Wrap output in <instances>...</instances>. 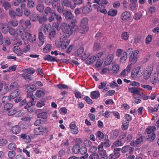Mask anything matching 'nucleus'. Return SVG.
I'll list each match as a JSON object with an SVG mask.
<instances>
[{
    "mask_svg": "<svg viewBox=\"0 0 159 159\" xmlns=\"http://www.w3.org/2000/svg\"><path fill=\"white\" fill-rule=\"evenodd\" d=\"M13 106V104H12L7 103H5L4 108V110L8 111L10 110Z\"/></svg>",
    "mask_w": 159,
    "mask_h": 159,
    "instance_id": "bf43d9fd",
    "label": "nucleus"
},
{
    "mask_svg": "<svg viewBox=\"0 0 159 159\" xmlns=\"http://www.w3.org/2000/svg\"><path fill=\"white\" fill-rule=\"evenodd\" d=\"M96 56H91L86 61V63L87 64H92L96 60Z\"/></svg>",
    "mask_w": 159,
    "mask_h": 159,
    "instance_id": "c9c22d12",
    "label": "nucleus"
},
{
    "mask_svg": "<svg viewBox=\"0 0 159 159\" xmlns=\"http://www.w3.org/2000/svg\"><path fill=\"white\" fill-rule=\"evenodd\" d=\"M55 12V10L53 9L48 7H46L44 10V13L47 15L48 14L52 15L54 14Z\"/></svg>",
    "mask_w": 159,
    "mask_h": 159,
    "instance_id": "393cba45",
    "label": "nucleus"
},
{
    "mask_svg": "<svg viewBox=\"0 0 159 159\" xmlns=\"http://www.w3.org/2000/svg\"><path fill=\"white\" fill-rule=\"evenodd\" d=\"M63 15L65 16L66 19L68 21L72 20L74 18V16L71 12L70 11L66 10L65 12H64Z\"/></svg>",
    "mask_w": 159,
    "mask_h": 159,
    "instance_id": "9d476101",
    "label": "nucleus"
},
{
    "mask_svg": "<svg viewBox=\"0 0 159 159\" xmlns=\"http://www.w3.org/2000/svg\"><path fill=\"white\" fill-rule=\"evenodd\" d=\"M96 137L97 139L100 140L102 138L104 139H108V136L107 135H104V134L101 131H98L97 133L96 134Z\"/></svg>",
    "mask_w": 159,
    "mask_h": 159,
    "instance_id": "4468645a",
    "label": "nucleus"
},
{
    "mask_svg": "<svg viewBox=\"0 0 159 159\" xmlns=\"http://www.w3.org/2000/svg\"><path fill=\"white\" fill-rule=\"evenodd\" d=\"M15 156V152L14 151H9L8 153L9 159H14Z\"/></svg>",
    "mask_w": 159,
    "mask_h": 159,
    "instance_id": "e2e57ef3",
    "label": "nucleus"
},
{
    "mask_svg": "<svg viewBox=\"0 0 159 159\" xmlns=\"http://www.w3.org/2000/svg\"><path fill=\"white\" fill-rule=\"evenodd\" d=\"M19 85L18 83L16 82H13L11 83L9 87V89L10 90H18V88Z\"/></svg>",
    "mask_w": 159,
    "mask_h": 159,
    "instance_id": "5701e85b",
    "label": "nucleus"
},
{
    "mask_svg": "<svg viewBox=\"0 0 159 159\" xmlns=\"http://www.w3.org/2000/svg\"><path fill=\"white\" fill-rule=\"evenodd\" d=\"M43 59L51 62L56 61L58 62L60 61V60L59 59L57 58V57H53L49 55L45 56L43 57Z\"/></svg>",
    "mask_w": 159,
    "mask_h": 159,
    "instance_id": "1a4fd4ad",
    "label": "nucleus"
},
{
    "mask_svg": "<svg viewBox=\"0 0 159 159\" xmlns=\"http://www.w3.org/2000/svg\"><path fill=\"white\" fill-rule=\"evenodd\" d=\"M26 37L27 39L30 42H33L36 41V38L35 35L32 36L31 34L27 33L26 34Z\"/></svg>",
    "mask_w": 159,
    "mask_h": 159,
    "instance_id": "aec40b11",
    "label": "nucleus"
},
{
    "mask_svg": "<svg viewBox=\"0 0 159 159\" xmlns=\"http://www.w3.org/2000/svg\"><path fill=\"white\" fill-rule=\"evenodd\" d=\"M37 117L43 119H46L47 117V114L46 112H42L38 114Z\"/></svg>",
    "mask_w": 159,
    "mask_h": 159,
    "instance_id": "8fccbe9b",
    "label": "nucleus"
},
{
    "mask_svg": "<svg viewBox=\"0 0 159 159\" xmlns=\"http://www.w3.org/2000/svg\"><path fill=\"white\" fill-rule=\"evenodd\" d=\"M113 58L114 57L112 54H111L108 55L105 60L104 61L105 65H110L112 61Z\"/></svg>",
    "mask_w": 159,
    "mask_h": 159,
    "instance_id": "2eb2a0df",
    "label": "nucleus"
},
{
    "mask_svg": "<svg viewBox=\"0 0 159 159\" xmlns=\"http://www.w3.org/2000/svg\"><path fill=\"white\" fill-rule=\"evenodd\" d=\"M26 105L25 107V108H26L27 107H31L32 105H35V102H34V98H32L31 100H27Z\"/></svg>",
    "mask_w": 159,
    "mask_h": 159,
    "instance_id": "72a5a7b5",
    "label": "nucleus"
},
{
    "mask_svg": "<svg viewBox=\"0 0 159 159\" xmlns=\"http://www.w3.org/2000/svg\"><path fill=\"white\" fill-rule=\"evenodd\" d=\"M122 145V142L121 141V140L119 139L113 143V145L111 146V148H113L114 147L121 146Z\"/></svg>",
    "mask_w": 159,
    "mask_h": 159,
    "instance_id": "49530a36",
    "label": "nucleus"
},
{
    "mask_svg": "<svg viewBox=\"0 0 159 159\" xmlns=\"http://www.w3.org/2000/svg\"><path fill=\"white\" fill-rule=\"evenodd\" d=\"M20 137L24 141L27 143H30L31 141L30 137L25 134H21L20 135Z\"/></svg>",
    "mask_w": 159,
    "mask_h": 159,
    "instance_id": "f3484780",
    "label": "nucleus"
},
{
    "mask_svg": "<svg viewBox=\"0 0 159 159\" xmlns=\"http://www.w3.org/2000/svg\"><path fill=\"white\" fill-rule=\"evenodd\" d=\"M140 89V88H138L137 87H132L128 88V90L129 92L131 93L137 94H139V90Z\"/></svg>",
    "mask_w": 159,
    "mask_h": 159,
    "instance_id": "b1692460",
    "label": "nucleus"
},
{
    "mask_svg": "<svg viewBox=\"0 0 159 159\" xmlns=\"http://www.w3.org/2000/svg\"><path fill=\"white\" fill-rule=\"evenodd\" d=\"M76 20L75 19L71 21V23L73 24L71 27L67 25L66 23H63L61 25V28L62 32L68 35L69 34V37L72 34L73 32H79V28L78 26L75 23H76Z\"/></svg>",
    "mask_w": 159,
    "mask_h": 159,
    "instance_id": "f257e3e1",
    "label": "nucleus"
},
{
    "mask_svg": "<svg viewBox=\"0 0 159 159\" xmlns=\"http://www.w3.org/2000/svg\"><path fill=\"white\" fill-rule=\"evenodd\" d=\"M52 46L50 44H47L43 49L44 53H47L49 52L51 50Z\"/></svg>",
    "mask_w": 159,
    "mask_h": 159,
    "instance_id": "864d4df0",
    "label": "nucleus"
},
{
    "mask_svg": "<svg viewBox=\"0 0 159 159\" xmlns=\"http://www.w3.org/2000/svg\"><path fill=\"white\" fill-rule=\"evenodd\" d=\"M61 4L63 6L70 7L71 9L75 8V5L72 4L71 2L69 0H63L61 2Z\"/></svg>",
    "mask_w": 159,
    "mask_h": 159,
    "instance_id": "6e6552de",
    "label": "nucleus"
},
{
    "mask_svg": "<svg viewBox=\"0 0 159 159\" xmlns=\"http://www.w3.org/2000/svg\"><path fill=\"white\" fill-rule=\"evenodd\" d=\"M127 57V52H124L122 55L121 57L120 58V62L121 63H123L125 62L126 60Z\"/></svg>",
    "mask_w": 159,
    "mask_h": 159,
    "instance_id": "a18cd8bd",
    "label": "nucleus"
},
{
    "mask_svg": "<svg viewBox=\"0 0 159 159\" xmlns=\"http://www.w3.org/2000/svg\"><path fill=\"white\" fill-rule=\"evenodd\" d=\"M69 37V34L67 35L63 32L61 35L58 44L62 49L66 48L69 45L70 41L67 39Z\"/></svg>",
    "mask_w": 159,
    "mask_h": 159,
    "instance_id": "f03ea898",
    "label": "nucleus"
},
{
    "mask_svg": "<svg viewBox=\"0 0 159 159\" xmlns=\"http://www.w3.org/2000/svg\"><path fill=\"white\" fill-rule=\"evenodd\" d=\"M36 96L39 98L42 97L44 95V93L43 91L41 90H38L36 91L35 93Z\"/></svg>",
    "mask_w": 159,
    "mask_h": 159,
    "instance_id": "052dcab7",
    "label": "nucleus"
},
{
    "mask_svg": "<svg viewBox=\"0 0 159 159\" xmlns=\"http://www.w3.org/2000/svg\"><path fill=\"white\" fill-rule=\"evenodd\" d=\"M51 25L50 24H48L45 25L44 27V33L45 34L48 35L51 31Z\"/></svg>",
    "mask_w": 159,
    "mask_h": 159,
    "instance_id": "c756f323",
    "label": "nucleus"
},
{
    "mask_svg": "<svg viewBox=\"0 0 159 159\" xmlns=\"http://www.w3.org/2000/svg\"><path fill=\"white\" fill-rule=\"evenodd\" d=\"M74 4L73 5H75V7L76 5L80 6L83 4L84 2L83 0H72Z\"/></svg>",
    "mask_w": 159,
    "mask_h": 159,
    "instance_id": "13d9d810",
    "label": "nucleus"
},
{
    "mask_svg": "<svg viewBox=\"0 0 159 159\" xmlns=\"http://www.w3.org/2000/svg\"><path fill=\"white\" fill-rule=\"evenodd\" d=\"M80 148V145L78 143L75 144L73 147V152L75 154H77L79 153Z\"/></svg>",
    "mask_w": 159,
    "mask_h": 159,
    "instance_id": "473e14b6",
    "label": "nucleus"
},
{
    "mask_svg": "<svg viewBox=\"0 0 159 159\" xmlns=\"http://www.w3.org/2000/svg\"><path fill=\"white\" fill-rule=\"evenodd\" d=\"M129 122L127 121H124L123 122L121 128L123 130L127 129L129 126Z\"/></svg>",
    "mask_w": 159,
    "mask_h": 159,
    "instance_id": "3c124183",
    "label": "nucleus"
},
{
    "mask_svg": "<svg viewBox=\"0 0 159 159\" xmlns=\"http://www.w3.org/2000/svg\"><path fill=\"white\" fill-rule=\"evenodd\" d=\"M99 154L102 157L101 159H107L108 157L106 154V152L105 150H100L98 152Z\"/></svg>",
    "mask_w": 159,
    "mask_h": 159,
    "instance_id": "412c9836",
    "label": "nucleus"
},
{
    "mask_svg": "<svg viewBox=\"0 0 159 159\" xmlns=\"http://www.w3.org/2000/svg\"><path fill=\"white\" fill-rule=\"evenodd\" d=\"M70 128L71 129V132L72 133L76 134L78 132V128L76 127L75 122L74 121L72 122L70 125Z\"/></svg>",
    "mask_w": 159,
    "mask_h": 159,
    "instance_id": "f8f14e48",
    "label": "nucleus"
},
{
    "mask_svg": "<svg viewBox=\"0 0 159 159\" xmlns=\"http://www.w3.org/2000/svg\"><path fill=\"white\" fill-rule=\"evenodd\" d=\"M121 151L120 148H115L113 150V152L110 154L109 156L110 159H115L119 157L120 155V152Z\"/></svg>",
    "mask_w": 159,
    "mask_h": 159,
    "instance_id": "423d86ee",
    "label": "nucleus"
},
{
    "mask_svg": "<svg viewBox=\"0 0 159 159\" xmlns=\"http://www.w3.org/2000/svg\"><path fill=\"white\" fill-rule=\"evenodd\" d=\"M89 159H99V155L96 153H94L90 155L89 157Z\"/></svg>",
    "mask_w": 159,
    "mask_h": 159,
    "instance_id": "774afa93",
    "label": "nucleus"
},
{
    "mask_svg": "<svg viewBox=\"0 0 159 159\" xmlns=\"http://www.w3.org/2000/svg\"><path fill=\"white\" fill-rule=\"evenodd\" d=\"M84 48L80 47L75 51V54L77 55H80L81 59L82 60H85L89 56V54L86 51L84 52Z\"/></svg>",
    "mask_w": 159,
    "mask_h": 159,
    "instance_id": "20e7f679",
    "label": "nucleus"
},
{
    "mask_svg": "<svg viewBox=\"0 0 159 159\" xmlns=\"http://www.w3.org/2000/svg\"><path fill=\"white\" fill-rule=\"evenodd\" d=\"M22 76L27 80H31L32 79V78L31 75L26 74V73H23L22 74Z\"/></svg>",
    "mask_w": 159,
    "mask_h": 159,
    "instance_id": "4d7b16f0",
    "label": "nucleus"
},
{
    "mask_svg": "<svg viewBox=\"0 0 159 159\" xmlns=\"http://www.w3.org/2000/svg\"><path fill=\"white\" fill-rule=\"evenodd\" d=\"M9 27L6 24H0V30L4 34H6L8 32Z\"/></svg>",
    "mask_w": 159,
    "mask_h": 159,
    "instance_id": "ddd939ff",
    "label": "nucleus"
},
{
    "mask_svg": "<svg viewBox=\"0 0 159 159\" xmlns=\"http://www.w3.org/2000/svg\"><path fill=\"white\" fill-rule=\"evenodd\" d=\"M52 5V7L55 9L57 8L58 6L61 5V1L60 0H53Z\"/></svg>",
    "mask_w": 159,
    "mask_h": 159,
    "instance_id": "a19ab883",
    "label": "nucleus"
},
{
    "mask_svg": "<svg viewBox=\"0 0 159 159\" xmlns=\"http://www.w3.org/2000/svg\"><path fill=\"white\" fill-rule=\"evenodd\" d=\"M144 136H141L140 137L138 138L135 141L136 144L137 145L140 143L142 142H143V140L145 138Z\"/></svg>",
    "mask_w": 159,
    "mask_h": 159,
    "instance_id": "69168bd1",
    "label": "nucleus"
},
{
    "mask_svg": "<svg viewBox=\"0 0 159 159\" xmlns=\"http://www.w3.org/2000/svg\"><path fill=\"white\" fill-rule=\"evenodd\" d=\"M139 53L138 50H135L130 55L129 58V61L131 63V65L135 64L137 61L138 58V55Z\"/></svg>",
    "mask_w": 159,
    "mask_h": 159,
    "instance_id": "0eeeda50",
    "label": "nucleus"
},
{
    "mask_svg": "<svg viewBox=\"0 0 159 159\" xmlns=\"http://www.w3.org/2000/svg\"><path fill=\"white\" fill-rule=\"evenodd\" d=\"M90 96L93 99L98 98L100 96V94L98 91H93L91 92Z\"/></svg>",
    "mask_w": 159,
    "mask_h": 159,
    "instance_id": "4be33fe9",
    "label": "nucleus"
},
{
    "mask_svg": "<svg viewBox=\"0 0 159 159\" xmlns=\"http://www.w3.org/2000/svg\"><path fill=\"white\" fill-rule=\"evenodd\" d=\"M119 69V65L116 64H114L112 66V70L114 73H117Z\"/></svg>",
    "mask_w": 159,
    "mask_h": 159,
    "instance_id": "6e6d98bb",
    "label": "nucleus"
},
{
    "mask_svg": "<svg viewBox=\"0 0 159 159\" xmlns=\"http://www.w3.org/2000/svg\"><path fill=\"white\" fill-rule=\"evenodd\" d=\"M47 129V128H44L42 126L39 127L34 129V133L36 135L40 134L44 131H46Z\"/></svg>",
    "mask_w": 159,
    "mask_h": 159,
    "instance_id": "9b49d317",
    "label": "nucleus"
},
{
    "mask_svg": "<svg viewBox=\"0 0 159 159\" xmlns=\"http://www.w3.org/2000/svg\"><path fill=\"white\" fill-rule=\"evenodd\" d=\"M21 130V129L18 125H16L13 127L11 129L12 132L15 134L19 133Z\"/></svg>",
    "mask_w": 159,
    "mask_h": 159,
    "instance_id": "2f4dec72",
    "label": "nucleus"
},
{
    "mask_svg": "<svg viewBox=\"0 0 159 159\" xmlns=\"http://www.w3.org/2000/svg\"><path fill=\"white\" fill-rule=\"evenodd\" d=\"M44 35L42 32H40L39 34V42L38 43V45L39 47H41L44 43Z\"/></svg>",
    "mask_w": 159,
    "mask_h": 159,
    "instance_id": "a211bd4d",
    "label": "nucleus"
},
{
    "mask_svg": "<svg viewBox=\"0 0 159 159\" xmlns=\"http://www.w3.org/2000/svg\"><path fill=\"white\" fill-rule=\"evenodd\" d=\"M39 15L38 14H34L30 15V19L32 22H37L38 20Z\"/></svg>",
    "mask_w": 159,
    "mask_h": 159,
    "instance_id": "7c9ffc66",
    "label": "nucleus"
},
{
    "mask_svg": "<svg viewBox=\"0 0 159 159\" xmlns=\"http://www.w3.org/2000/svg\"><path fill=\"white\" fill-rule=\"evenodd\" d=\"M88 19L86 17L83 18L80 21V25L84 26H88Z\"/></svg>",
    "mask_w": 159,
    "mask_h": 159,
    "instance_id": "37998d69",
    "label": "nucleus"
},
{
    "mask_svg": "<svg viewBox=\"0 0 159 159\" xmlns=\"http://www.w3.org/2000/svg\"><path fill=\"white\" fill-rule=\"evenodd\" d=\"M25 30L24 28L22 25L19 26L16 29V32L18 35H21L23 34Z\"/></svg>",
    "mask_w": 159,
    "mask_h": 159,
    "instance_id": "c85d7f7f",
    "label": "nucleus"
},
{
    "mask_svg": "<svg viewBox=\"0 0 159 159\" xmlns=\"http://www.w3.org/2000/svg\"><path fill=\"white\" fill-rule=\"evenodd\" d=\"M152 70L151 69L149 70H146L144 74V78L145 79L147 80L149 78L152 73Z\"/></svg>",
    "mask_w": 159,
    "mask_h": 159,
    "instance_id": "e433bc0d",
    "label": "nucleus"
},
{
    "mask_svg": "<svg viewBox=\"0 0 159 159\" xmlns=\"http://www.w3.org/2000/svg\"><path fill=\"white\" fill-rule=\"evenodd\" d=\"M143 72V70H142L139 66H138L132 71L131 77L134 78L139 77L142 75Z\"/></svg>",
    "mask_w": 159,
    "mask_h": 159,
    "instance_id": "39448f33",
    "label": "nucleus"
},
{
    "mask_svg": "<svg viewBox=\"0 0 159 159\" xmlns=\"http://www.w3.org/2000/svg\"><path fill=\"white\" fill-rule=\"evenodd\" d=\"M133 148L130 147L129 145H126L123 147L121 149V150L123 153H125L126 152H129V153H132L133 152Z\"/></svg>",
    "mask_w": 159,
    "mask_h": 159,
    "instance_id": "dca6fc26",
    "label": "nucleus"
},
{
    "mask_svg": "<svg viewBox=\"0 0 159 159\" xmlns=\"http://www.w3.org/2000/svg\"><path fill=\"white\" fill-rule=\"evenodd\" d=\"M97 11L98 12L105 14L107 13V11L105 9L103 5H101L98 7L97 8Z\"/></svg>",
    "mask_w": 159,
    "mask_h": 159,
    "instance_id": "4c0bfd02",
    "label": "nucleus"
},
{
    "mask_svg": "<svg viewBox=\"0 0 159 159\" xmlns=\"http://www.w3.org/2000/svg\"><path fill=\"white\" fill-rule=\"evenodd\" d=\"M44 8V5L41 3H39L36 6L37 10L40 12H43Z\"/></svg>",
    "mask_w": 159,
    "mask_h": 159,
    "instance_id": "c03bdc74",
    "label": "nucleus"
},
{
    "mask_svg": "<svg viewBox=\"0 0 159 159\" xmlns=\"http://www.w3.org/2000/svg\"><path fill=\"white\" fill-rule=\"evenodd\" d=\"M39 22L40 24H42L45 22L47 20V18L45 16H39L38 19Z\"/></svg>",
    "mask_w": 159,
    "mask_h": 159,
    "instance_id": "5fc2aeb1",
    "label": "nucleus"
},
{
    "mask_svg": "<svg viewBox=\"0 0 159 159\" xmlns=\"http://www.w3.org/2000/svg\"><path fill=\"white\" fill-rule=\"evenodd\" d=\"M156 129V127L154 126H148L146 129V132L148 135L147 139L150 142L153 141L155 138V134L154 132Z\"/></svg>",
    "mask_w": 159,
    "mask_h": 159,
    "instance_id": "7ed1b4c3",
    "label": "nucleus"
},
{
    "mask_svg": "<svg viewBox=\"0 0 159 159\" xmlns=\"http://www.w3.org/2000/svg\"><path fill=\"white\" fill-rule=\"evenodd\" d=\"M34 69L31 67L27 69H26L23 70V72H26V73L30 74L32 75L35 72Z\"/></svg>",
    "mask_w": 159,
    "mask_h": 159,
    "instance_id": "58836bf2",
    "label": "nucleus"
},
{
    "mask_svg": "<svg viewBox=\"0 0 159 159\" xmlns=\"http://www.w3.org/2000/svg\"><path fill=\"white\" fill-rule=\"evenodd\" d=\"M92 8L91 6H84L82 10V12L84 14H88L92 11Z\"/></svg>",
    "mask_w": 159,
    "mask_h": 159,
    "instance_id": "bb28decb",
    "label": "nucleus"
},
{
    "mask_svg": "<svg viewBox=\"0 0 159 159\" xmlns=\"http://www.w3.org/2000/svg\"><path fill=\"white\" fill-rule=\"evenodd\" d=\"M16 146L14 143H11L8 146V148L10 150H15L16 149Z\"/></svg>",
    "mask_w": 159,
    "mask_h": 159,
    "instance_id": "680f3d73",
    "label": "nucleus"
},
{
    "mask_svg": "<svg viewBox=\"0 0 159 159\" xmlns=\"http://www.w3.org/2000/svg\"><path fill=\"white\" fill-rule=\"evenodd\" d=\"M13 52L17 54L18 56H20L22 54V52L18 46H16L13 48Z\"/></svg>",
    "mask_w": 159,
    "mask_h": 159,
    "instance_id": "cd10ccee",
    "label": "nucleus"
},
{
    "mask_svg": "<svg viewBox=\"0 0 159 159\" xmlns=\"http://www.w3.org/2000/svg\"><path fill=\"white\" fill-rule=\"evenodd\" d=\"M66 10V9H64V8L63 6H58L57 7V11L60 13H62L63 14H64V12H65Z\"/></svg>",
    "mask_w": 159,
    "mask_h": 159,
    "instance_id": "603ef678",
    "label": "nucleus"
},
{
    "mask_svg": "<svg viewBox=\"0 0 159 159\" xmlns=\"http://www.w3.org/2000/svg\"><path fill=\"white\" fill-rule=\"evenodd\" d=\"M101 48V45L99 43H95L94 44L93 50L94 51H98Z\"/></svg>",
    "mask_w": 159,
    "mask_h": 159,
    "instance_id": "338daca9",
    "label": "nucleus"
},
{
    "mask_svg": "<svg viewBox=\"0 0 159 159\" xmlns=\"http://www.w3.org/2000/svg\"><path fill=\"white\" fill-rule=\"evenodd\" d=\"M94 3H95L98 5L103 4L106 5L108 3V2L107 0H94Z\"/></svg>",
    "mask_w": 159,
    "mask_h": 159,
    "instance_id": "79ce46f5",
    "label": "nucleus"
},
{
    "mask_svg": "<svg viewBox=\"0 0 159 159\" xmlns=\"http://www.w3.org/2000/svg\"><path fill=\"white\" fill-rule=\"evenodd\" d=\"M88 29V26H84L80 25L79 28V32L81 34H84L87 32Z\"/></svg>",
    "mask_w": 159,
    "mask_h": 159,
    "instance_id": "a878e982",
    "label": "nucleus"
},
{
    "mask_svg": "<svg viewBox=\"0 0 159 159\" xmlns=\"http://www.w3.org/2000/svg\"><path fill=\"white\" fill-rule=\"evenodd\" d=\"M26 90L27 91V100H31L32 98H34V97L33 95V93L32 91H30L28 92L29 89L28 88H27Z\"/></svg>",
    "mask_w": 159,
    "mask_h": 159,
    "instance_id": "ea45409f",
    "label": "nucleus"
},
{
    "mask_svg": "<svg viewBox=\"0 0 159 159\" xmlns=\"http://www.w3.org/2000/svg\"><path fill=\"white\" fill-rule=\"evenodd\" d=\"M117 13V10L116 9H111L108 11V14L109 16H116Z\"/></svg>",
    "mask_w": 159,
    "mask_h": 159,
    "instance_id": "de8ad7c7",
    "label": "nucleus"
},
{
    "mask_svg": "<svg viewBox=\"0 0 159 159\" xmlns=\"http://www.w3.org/2000/svg\"><path fill=\"white\" fill-rule=\"evenodd\" d=\"M131 14L129 11H125L123 12L121 16V18L122 20H125L130 17Z\"/></svg>",
    "mask_w": 159,
    "mask_h": 159,
    "instance_id": "f704fd0d",
    "label": "nucleus"
},
{
    "mask_svg": "<svg viewBox=\"0 0 159 159\" xmlns=\"http://www.w3.org/2000/svg\"><path fill=\"white\" fill-rule=\"evenodd\" d=\"M2 6L4 7L5 9L7 10L9 7H11V5L9 2L5 1L3 3Z\"/></svg>",
    "mask_w": 159,
    "mask_h": 159,
    "instance_id": "0e129e2a",
    "label": "nucleus"
},
{
    "mask_svg": "<svg viewBox=\"0 0 159 159\" xmlns=\"http://www.w3.org/2000/svg\"><path fill=\"white\" fill-rule=\"evenodd\" d=\"M20 93V92L19 89L14 90L10 93V97L11 99H14L18 96Z\"/></svg>",
    "mask_w": 159,
    "mask_h": 159,
    "instance_id": "6ab92c4d",
    "label": "nucleus"
},
{
    "mask_svg": "<svg viewBox=\"0 0 159 159\" xmlns=\"http://www.w3.org/2000/svg\"><path fill=\"white\" fill-rule=\"evenodd\" d=\"M11 99L10 96H4L2 99V102L5 104L8 103L11 101Z\"/></svg>",
    "mask_w": 159,
    "mask_h": 159,
    "instance_id": "09e8293b",
    "label": "nucleus"
}]
</instances>
